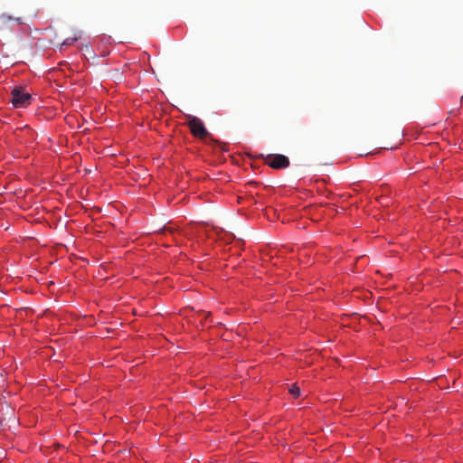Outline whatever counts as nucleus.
I'll use <instances>...</instances> for the list:
<instances>
[{
    "mask_svg": "<svg viewBox=\"0 0 463 463\" xmlns=\"http://www.w3.org/2000/svg\"><path fill=\"white\" fill-rule=\"evenodd\" d=\"M11 102L14 108H25L32 100V96L22 87H15L11 91Z\"/></svg>",
    "mask_w": 463,
    "mask_h": 463,
    "instance_id": "f257e3e1",
    "label": "nucleus"
},
{
    "mask_svg": "<svg viewBox=\"0 0 463 463\" xmlns=\"http://www.w3.org/2000/svg\"><path fill=\"white\" fill-rule=\"evenodd\" d=\"M265 163L274 169H284L289 165V159L280 154H270L265 157Z\"/></svg>",
    "mask_w": 463,
    "mask_h": 463,
    "instance_id": "7ed1b4c3",
    "label": "nucleus"
},
{
    "mask_svg": "<svg viewBox=\"0 0 463 463\" xmlns=\"http://www.w3.org/2000/svg\"><path fill=\"white\" fill-rule=\"evenodd\" d=\"M461 99L463 100V94H462Z\"/></svg>",
    "mask_w": 463,
    "mask_h": 463,
    "instance_id": "423d86ee",
    "label": "nucleus"
},
{
    "mask_svg": "<svg viewBox=\"0 0 463 463\" xmlns=\"http://www.w3.org/2000/svg\"><path fill=\"white\" fill-rule=\"evenodd\" d=\"M79 39V36H74L72 38H67L64 40V42L62 43V46L64 45H71L74 42H76L77 40Z\"/></svg>",
    "mask_w": 463,
    "mask_h": 463,
    "instance_id": "39448f33",
    "label": "nucleus"
},
{
    "mask_svg": "<svg viewBox=\"0 0 463 463\" xmlns=\"http://www.w3.org/2000/svg\"><path fill=\"white\" fill-rule=\"evenodd\" d=\"M187 125L193 136L200 138H205L209 135L203 122L199 118L191 115L187 116Z\"/></svg>",
    "mask_w": 463,
    "mask_h": 463,
    "instance_id": "f03ea898",
    "label": "nucleus"
},
{
    "mask_svg": "<svg viewBox=\"0 0 463 463\" xmlns=\"http://www.w3.org/2000/svg\"><path fill=\"white\" fill-rule=\"evenodd\" d=\"M289 392L295 397L298 398L300 395V389L296 384H293L290 389Z\"/></svg>",
    "mask_w": 463,
    "mask_h": 463,
    "instance_id": "20e7f679",
    "label": "nucleus"
}]
</instances>
